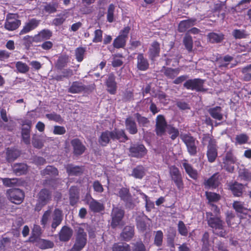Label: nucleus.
I'll return each instance as SVG.
<instances>
[{
	"instance_id": "obj_38",
	"label": "nucleus",
	"mask_w": 251,
	"mask_h": 251,
	"mask_svg": "<svg viewBox=\"0 0 251 251\" xmlns=\"http://www.w3.org/2000/svg\"><path fill=\"white\" fill-rule=\"evenodd\" d=\"M52 33L50 31L47 29H44L35 35V40L37 41L49 39L51 36Z\"/></svg>"
},
{
	"instance_id": "obj_46",
	"label": "nucleus",
	"mask_w": 251,
	"mask_h": 251,
	"mask_svg": "<svg viewBox=\"0 0 251 251\" xmlns=\"http://www.w3.org/2000/svg\"><path fill=\"white\" fill-rule=\"evenodd\" d=\"M208 37L209 41L212 43H218L223 39V34H218L215 33H210Z\"/></svg>"
},
{
	"instance_id": "obj_1",
	"label": "nucleus",
	"mask_w": 251,
	"mask_h": 251,
	"mask_svg": "<svg viewBox=\"0 0 251 251\" xmlns=\"http://www.w3.org/2000/svg\"><path fill=\"white\" fill-rule=\"evenodd\" d=\"M89 226L87 224L79 225L76 229L75 242L70 251H80L87 243L86 232L89 231Z\"/></svg>"
},
{
	"instance_id": "obj_20",
	"label": "nucleus",
	"mask_w": 251,
	"mask_h": 251,
	"mask_svg": "<svg viewBox=\"0 0 251 251\" xmlns=\"http://www.w3.org/2000/svg\"><path fill=\"white\" fill-rule=\"evenodd\" d=\"M71 144L74 148V153L75 154H81L85 150L84 146L78 139H75L73 140Z\"/></svg>"
},
{
	"instance_id": "obj_35",
	"label": "nucleus",
	"mask_w": 251,
	"mask_h": 251,
	"mask_svg": "<svg viewBox=\"0 0 251 251\" xmlns=\"http://www.w3.org/2000/svg\"><path fill=\"white\" fill-rule=\"evenodd\" d=\"M183 167L185 170L187 174L192 178L196 179L197 177V171L194 169L192 167L186 162L182 164Z\"/></svg>"
},
{
	"instance_id": "obj_7",
	"label": "nucleus",
	"mask_w": 251,
	"mask_h": 251,
	"mask_svg": "<svg viewBox=\"0 0 251 251\" xmlns=\"http://www.w3.org/2000/svg\"><path fill=\"white\" fill-rule=\"evenodd\" d=\"M181 139L185 144L187 151L191 155H195L197 152L198 141L188 134L182 135Z\"/></svg>"
},
{
	"instance_id": "obj_44",
	"label": "nucleus",
	"mask_w": 251,
	"mask_h": 251,
	"mask_svg": "<svg viewBox=\"0 0 251 251\" xmlns=\"http://www.w3.org/2000/svg\"><path fill=\"white\" fill-rule=\"evenodd\" d=\"M145 175V170L142 166H138L134 169L132 175L137 178H141Z\"/></svg>"
},
{
	"instance_id": "obj_4",
	"label": "nucleus",
	"mask_w": 251,
	"mask_h": 251,
	"mask_svg": "<svg viewBox=\"0 0 251 251\" xmlns=\"http://www.w3.org/2000/svg\"><path fill=\"white\" fill-rule=\"evenodd\" d=\"M202 143L204 145L208 144L206 152L208 160L211 163L214 162L218 156L217 146L215 140L209 135H204L202 138Z\"/></svg>"
},
{
	"instance_id": "obj_9",
	"label": "nucleus",
	"mask_w": 251,
	"mask_h": 251,
	"mask_svg": "<svg viewBox=\"0 0 251 251\" xmlns=\"http://www.w3.org/2000/svg\"><path fill=\"white\" fill-rule=\"evenodd\" d=\"M7 194L10 201L14 203H21L24 198V194L22 191L18 189H9Z\"/></svg>"
},
{
	"instance_id": "obj_26",
	"label": "nucleus",
	"mask_w": 251,
	"mask_h": 251,
	"mask_svg": "<svg viewBox=\"0 0 251 251\" xmlns=\"http://www.w3.org/2000/svg\"><path fill=\"white\" fill-rule=\"evenodd\" d=\"M219 183V180L217 174L213 175L204 182L205 186L209 188H215Z\"/></svg>"
},
{
	"instance_id": "obj_43",
	"label": "nucleus",
	"mask_w": 251,
	"mask_h": 251,
	"mask_svg": "<svg viewBox=\"0 0 251 251\" xmlns=\"http://www.w3.org/2000/svg\"><path fill=\"white\" fill-rule=\"evenodd\" d=\"M112 251H130V248L126 243L115 244L113 247Z\"/></svg>"
},
{
	"instance_id": "obj_11",
	"label": "nucleus",
	"mask_w": 251,
	"mask_h": 251,
	"mask_svg": "<svg viewBox=\"0 0 251 251\" xmlns=\"http://www.w3.org/2000/svg\"><path fill=\"white\" fill-rule=\"evenodd\" d=\"M203 81L200 79H194L187 80L184 86L187 89L196 90L198 91L204 90L203 88Z\"/></svg>"
},
{
	"instance_id": "obj_10",
	"label": "nucleus",
	"mask_w": 251,
	"mask_h": 251,
	"mask_svg": "<svg viewBox=\"0 0 251 251\" xmlns=\"http://www.w3.org/2000/svg\"><path fill=\"white\" fill-rule=\"evenodd\" d=\"M170 175L172 179L174 181L179 189L183 188V182L181 174L177 168L172 166L169 168Z\"/></svg>"
},
{
	"instance_id": "obj_22",
	"label": "nucleus",
	"mask_w": 251,
	"mask_h": 251,
	"mask_svg": "<svg viewBox=\"0 0 251 251\" xmlns=\"http://www.w3.org/2000/svg\"><path fill=\"white\" fill-rule=\"evenodd\" d=\"M134 235V228L131 226H127L124 228L121 236L126 241L130 240Z\"/></svg>"
},
{
	"instance_id": "obj_28",
	"label": "nucleus",
	"mask_w": 251,
	"mask_h": 251,
	"mask_svg": "<svg viewBox=\"0 0 251 251\" xmlns=\"http://www.w3.org/2000/svg\"><path fill=\"white\" fill-rule=\"evenodd\" d=\"M195 20L189 19L181 21L178 25V30L180 32H184L191 26L195 25Z\"/></svg>"
},
{
	"instance_id": "obj_53",
	"label": "nucleus",
	"mask_w": 251,
	"mask_h": 251,
	"mask_svg": "<svg viewBox=\"0 0 251 251\" xmlns=\"http://www.w3.org/2000/svg\"><path fill=\"white\" fill-rule=\"evenodd\" d=\"M114 9L115 6H114V5L110 4L108 7L107 14V19L109 23H112L114 20Z\"/></svg>"
},
{
	"instance_id": "obj_55",
	"label": "nucleus",
	"mask_w": 251,
	"mask_h": 251,
	"mask_svg": "<svg viewBox=\"0 0 251 251\" xmlns=\"http://www.w3.org/2000/svg\"><path fill=\"white\" fill-rule=\"evenodd\" d=\"M178 230L179 233L183 236H186L188 233V229L182 221H179L178 223Z\"/></svg>"
},
{
	"instance_id": "obj_50",
	"label": "nucleus",
	"mask_w": 251,
	"mask_h": 251,
	"mask_svg": "<svg viewBox=\"0 0 251 251\" xmlns=\"http://www.w3.org/2000/svg\"><path fill=\"white\" fill-rule=\"evenodd\" d=\"M43 174L44 175L56 176L58 175V170L52 166H49L43 171Z\"/></svg>"
},
{
	"instance_id": "obj_64",
	"label": "nucleus",
	"mask_w": 251,
	"mask_h": 251,
	"mask_svg": "<svg viewBox=\"0 0 251 251\" xmlns=\"http://www.w3.org/2000/svg\"><path fill=\"white\" fill-rule=\"evenodd\" d=\"M133 251H146V248L141 242H138L135 244Z\"/></svg>"
},
{
	"instance_id": "obj_62",
	"label": "nucleus",
	"mask_w": 251,
	"mask_h": 251,
	"mask_svg": "<svg viewBox=\"0 0 251 251\" xmlns=\"http://www.w3.org/2000/svg\"><path fill=\"white\" fill-rule=\"evenodd\" d=\"M66 132L65 128L64 126H55L53 127V133L55 135H63Z\"/></svg>"
},
{
	"instance_id": "obj_5",
	"label": "nucleus",
	"mask_w": 251,
	"mask_h": 251,
	"mask_svg": "<svg viewBox=\"0 0 251 251\" xmlns=\"http://www.w3.org/2000/svg\"><path fill=\"white\" fill-rule=\"evenodd\" d=\"M110 139L119 140L120 142H125L127 137L123 130H115L112 132L106 131L102 133L99 142L102 146L108 144Z\"/></svg>"
},
{
	"instance_id": "obj_17",
	"label": "nucleus",
	"mask_w": 251,
	"mask_h": 251,
	"mask_svg": "<svg viewBox=\"0 0 251 251\" xmlns=\"http://www.w3.org/2000/svg\"><path fill=\"white\" fill-rule=\"evenodd\" d=\"M106 86L107 91L112 95L116 93L117 90V83L115 81V77L113 74H109L106 81Z\"/></svg>"
},
{
	"instance_id": "obj_13",
	"label": "nucleus",
	"mask_w": 251,
	"mask_h": 251,
	"mask_svg": "<svg viewBox=\"0 0 251 251\" xmlns=\"http://www.w3.org/2000/svg\"><path fill=\"white\" fill-rule=\"evenodd\" d=\"M20 21L16 18V15L9 14L7 15L5 27L9 30L16 29L20 25Z\"/></svg>"
},
{
	"instance_id": "obj_34",
	"label": "nucleus",
	"mask_w": 251,
	"mask_h": 251,
	"mask_svg": "<svg viewBox=\"0 0 251 251\" xmlns=\"http://www.w3.org/2000/svg\"><path fill=\"white\" fill-rule=\"evenodd\" d=\"M126 126L127 130L131 134H135L137 132V129L136 124L131 118L129 117L126 119Z\"/></svg>"
},
{
	"instance_id": "obj_36",
	"label": "nucleus",
	"mask_w": 251,
	"mask_h": 251,
	"mask_svg": "<svg viewBox=\"0 0 251 251\" xmlns=\"http://www.w3.org/2000/svg\"><path fill=\"white\" fill-rule=\"evenodd\" d=\"M233 60V57L229 55H226L223 58L217 60L216 64L220 67H228L229 63Z\"/></svg>"
},
{
	"instance_id": "obj_19",
	"label": "nucleus",
	"mask_w": 251,
	"mask_h": 251,
	"mask_svg": "<svg viewBox=\"0 0 251 251\" xmlns=\"http://www.w3.org/2000/svg\"><path fill=\"white\" fill-rule=\"evenodd\" d=\"M120 197L124 201H126V205L129 208L133 207L134 204L130 200V197L129 195L128 190L125 188H122L119 192Z\"/></svg>"
},
{
	"instance_id": "obj_40",
	"label": "nucleus",
	"mask_w": 251,
	"mask_h": 251,
	"mask_svg": "<svg viewBox=\"0 0 251 251\" xmlns=\"http://www.w3.org/2000/svg\"><path fill=\"white\" fill-rule=\"evenodd\" d=\"M233 206L235 211L238 213L246 214L248 209L246 207L244 203L240 201H235Z\"/></svg>"
},
{
	"instance_id": "obj_41",
	"label": "nucleus",
	"mask_w": 251,
	"mask_h": 251,
	"mask_svg": "<svg viewBox=\"0 0 251 251\" xmlns=\"http://www.w3.org/2000/svg\"><path fill=\"white\" fill-rule=\"evenodd\" d=\"M239 178L241 180L250 181L251 180V173L247 169H240L239 173Z\"/></svg>"
},
{
	"instance_id": "obj_52",
	"label": "nucleus",
	"mask_w": 251,
	"mask_h": 251,
	"mask_svg": "<svg viewBox=\"0 0 251 251\" xmlns=\"http://www.w3.org/2000/svg\"><path fill=\"white\" fill-rule=\"evenodd\" d=\"M183 42L186 48L189 51H191L193 47V41L192 37L186 34L183 39Z\"/></svg>"
},
{
	"instance_id": "obj_49",
	"label": "nucleus",
	"mask_w": 251,
	"mask_h": 251,
	"mask_svg": "<svg viewBox=\"0 0 251 251\" xmlns=\"http://www.w3.org/2000/svg\"><path fill=\"white\" fill-rule=\"evenodd\" d=\"M41 233V228L38 225H34L32 229V236L30 237L31 242L35 241Z\"/></svg>"
},
{
	"instance_id": "obj_51",
	"label": "nucleus",
	"mask_w": 251,
	"mask_h": 251,
	"mask_svg": "<svg viewBox=\"0 0 251 251\" xmlns=\"http://www.w3.org/2000/svg\"><path fill=\"white\" fill-rule=\"evenodd\" d=\"M46 116L49 120L54 121L58 123H62L63 122V119L61 116L55 113L47 114Z\"/></svg>"
},
{
	"instance_id": "obj_33",
	"label": "nucleus",
	"mask_w": 251,
	"mask_h": 251,
	"mask_svg": "<svg viewBox=\"0 0 251 251\" xmlns=\"http://www.w3.org/2000/svg\"><path fill=\"white\" fill-rule=\"evenodd\" d=\"M14 172L17 175H21L25 173L27 171V165L23 163L15 164L13 167Z\"/></svg>"
},
{
	"instance_id": "obj_42",
	"label": "nucleus",
	"mask_w": 251,
	"mask_h": 251,
	"mask_svg": "<svg viewBox=\"0 0 251 251\" xmlns=\"http://www.w3.org/2000/svg\"><path fill=\"white\" fill-rule=\"evenodd\" d=\"M179 73L178 69L166 68L164 71L165 75L170 78H174L177 76Z\"/></svg>"
},
{
	"instance_id": "obj_2",
	"label": "nucleus",
	"mask_w": 251,
	"mask_h": 251,
	"mask_svg": "<svg viewBox=\"0 0 251 251\" xmlns=\"http://www.w3.org/2000/svg\"><path fill=\"white\" fill-rule=\"evenodd\" d=\"M62 212L60 209H55L52 214L51 209L50 208L44 213L41 220V224L45 227L52 220L51 227L55 229L61 224L62 221Z\"/></svg>"
},
{
	"instance_id": "obj_58",
	"label": "nucleus",
	"mask_w": 251,
	"mask_h": 251,
	"mask_svg": "<svg viewBox=\"0 0 251 251\" xmlns=\"http://www.w3.org/2000/svg\"><path fill=\"white\" fill-rule=\"evenodd\" d=\"M249 139L248 136L245 134H241L236 136L235 140L239 144L246 143Z\"/></svg>"
},
{
	"instance_id": "obj_39",
	"label": "nucleus",
	"mask_w": 251,
	"mask_h": 251,
	"mask_svg": "<svg viewBox=\"0 0 251 251\" xmlns=\"http://www.w3.org/2000/svg\"><path fill=\"white\" fill-rule=\"evenodd\" d=\"M70 204L72 205H75L78 200V190L75 187H72L70 188Z\"/></svg>"
},
{
	"instance_id": "obj_27",
	"label": "nucleus",
	"mask_w": 251,
	"mask_h": 251,
	"mask_svg": "<svg viewBox=\"0 0 251 251\" xmlns=\"http://www.w3.org/2000/svg\"><path fill=\"white\" fill-rule=\"evenodd\" d=\"M159 51V44L156 42H154L149 49V56L151 59H153L154 57L158 56Z\"/></svg>"
},
{
	"instance_id": "obj_47",
	"label": "nucleus",
	"mask_w": 251,
	"mask_h": 251,
	"mask_svg": "<svg viewBox=\"0 0 251 251\" xmlns=\"http://www.w3.org/2000/svg\"><path fill=\"white\" fill-rule=\"evenodd\" d=\"M163 233L162 231L158 230L155 232L154 236V244L157 246H161L163 242Z\"/></svg>"
},
{
	"instance_id": "obj_12",
	"label": "nucleus",
	"mask_w": 251,
	"mask_h": 251,
	"mask_svg": "<svg viewBox=\"0 0 251 251\" xmlns=\"http://www.w3.org/2000/svg\"><path fill=\"white\" fill-rule=\"evenodd\" d=\"M167 126L164 117L161 115H158L156 118V132L157 135L162 136L167 131Z\"/></svg>"
},
{
	"instance_id": "obj_37",
	"label": "nucleus",
	"mask_w": 251,
	"mask_h": 251,
	"mask_svg": "<svg viewBox=\"0 0 251 251\" xmlns=\"http://www.w3.org/2000/svg\"><path fill=\"white\" fill-rule=\"evenodd\" d=\"M85 87L81 82H75L69 88V92L72 93H77L83 91Z\"/></svg>"
},
{
	"instance_id": "obj_14",
	"label": "nucleus",
	"mask_w": 251,
	"mask_h": 251,
	"mask_svg": "<svg viewBox=\"0 0 251 251\" xmlns=\"http://www.w3.org/2000/svg\"><path fill=\"white\" fill-rule=\"evenodd\" d=\"M124 216V211L118 207H114L112 212L111 226L115 227L120 224Z\"/></svg>"
},
{
	"instance_id": "obj_21",
	"label": "nucleus",
	"mask_w": 251,
	"mask_h": 251,
	"mask_svg": "<svg viewBox=\"0 0 251 251\" xmlns=\"http://www.w3.org/2000/svg\"><path fill=\"white\" fill-rule=\"evenodd\" d=\"M73 230L71 228L64 226L59 233V239L62 241H67L71 238Z\"/></svg>"
},
{
	"instance_id": "obj_63",
	"label": "nucleus",
	"mask_w": 251,
	"mask_h": 251,
	"mask_svg": "<svg viewBox=\"0 0 251 251\" xmlns=\"http://www.w3.org/2000/svg\"><path fill=\"white\" fill-rule=\"evenodd\" d=\"M57 7L56 4L49 3L45 6L44 9L49 13H53L56 11Z\"/></svg>"
},
{
	"instance_id": "obj_8",
	"label": "nucleus",
	"mask_w": 251,
	"mask_h": 251,
	"mask_svg": "<svg viewBox=\"0 0 251 251\" xmlns=\"http://www.w3.org/2000/svg\"><path fill=\"white\" fill-rule=\"evenodd\" d=\"M130 29L129 26H126L120 31L119 35L114 40L113 44L115 48H121L125 47Z\"/></svg>"
},
{
	"instance_id": "obj_16",
	"label": "nucleus",
	"mask_w": 251,
	"mask_h": 251,
	"mask_svg": "<svg viewBox=\"0 0 251 251\" xmlns=\"http://www.w3.org/2000/svg\"><path fill=\"white\" fill-rule=\"evenodd\" d=\"M235 158L231 152H227L224 159V168L228 172H232L234 170L233 164L235 162Z\"/></svg>"
},
{
	"instance_id": "obj_23",
	"label": "nucleus",
	"mask_w": 251,
	"mask_h": 251,
	"mask_svg": "<svg viewBox=\"0 0 251 251\" xmlns=\"http://www.w3.org/2000/svg\"><path fill=\"white\" fill-rule=\"evenodd\" d=\"M208 112L213 118L217 120L223 119V115L222 113L221 108L220 106L211 108L209 109Z\"/></svg>"
},
{
	"instance_id": "obj_32",
	"label": "nucleus",
	"mask_w": 251,
	"mask_h": 251,
	"mask_svg": "<svg viewBox=\"0 0 251 251\" xmlns=\"http://www.w3.org/2000/svg\"><path fill=\"white\" fill-rule=\"evenodd\" d=\"M67 172L69 176L79 175L82 172V169L78 166L68 165L66 167Z\"/></svg>"
},
{
	"instance_id": "obj_45",
	"label": "nucleus",
	"mask_w": 251,
	"mask_h": 251,
	"mask_svg": "<svg viewBox=\"0 0 251 251\" xmlns=\"http://www.w3.org/2000/svg\"><path fill=\"white\" fill-rule=\"evenodd\" d=\"M148 221V220H147L144 218H142L141 219L138 220L137 222V227L139 230L141 232L145 231L148 226V223L146 221Z\"/></svg>"
},
{
	"instance_id": "obj_3",
	"label": "nucleus",
	"mask_w": 251,
	"mask_h": 251,
	"mask_svg": "<svg viewBox=\"0 0 251 251\" xmlns=\"http://www.w3.org/2000/svg\"><path fill=\"white\" fill-rule=\"evenodd\" d=\"M207 223L213 231V232L220 236L224 237L226 235V231L224 228L223 222L216 216L214 217L210 212L206 213Z\"/></svg>"
},
{
	"instance_id": "obj_18",
	"label": "nucleus",
	"mask_w": 251,
	"mask_h": 251,
	"mask_svg": "<svg viewBox=\"0 0 251 251\" xmlns=\"http://www.w3.org/2000/svg\"><path fill=\"white\" fill-rule=\"evenodd\" d=\"M40 21L35 19L30 20L26 23L23 29L21 31L20 34H25L35 29L39 25Z\"/></svg>"
},
{
	"instance_id": "obj_60",
	"label": "nucleus",
	"mask_w": 251,
	"mask_h": 251,
	"mask_svg": "<svg viewBox=\"0 0 251 251\" xmlns=\"http://www.w3.org/2000/svg\"><path fill=\"white\" fill-rule=\"evenodd\" d=\"M102 31L100 29H97L94 32V37L93 42L94 43L100 42L102 41Z\"/></svg>"
},
{
	"instance_id": "obj_48",
	"label": "nucleus",
	"mask_w": 251,
	"mask_h": 251,
	"mask_svg": "<svg viewBox=\"0 0 251 251\" xmlns=\"http://www.w3.org/2000/svg\"><path fill=\"white\" fill-rule=\"evenodd\" d=\"M17 70L21 73L25 74L29 71L28 66L24 63L18 61L16 64Z\"/></svg>"
},
{
	"instance_id": "obj_56",
	"label": "nucleus",
	"mask_w": 251,
	"mask_h": 251,
	"mask_svg": "<svg viewBox=\"0 0 251 251\" xmlns=\"http://www.w3.org/2000/svg\"><path fill=\"white\" fill-rule=\"evenodd\" d=\"M22 135L24 142L26 144L30 143V129H22Z\"/></svg>"
},
{
	"instance_id": "obj_54",
	"label": "nucleus",
	"mask_w": 251,
	"mask_h": 251,
	"mask_svg": "<svg viewBox=\"0 0 251 251\" xmlns=\"http://www.w3.org/2000/svg\"><path fill=\"white\" fill-rule=\"evenodd\" d=\"M3 184L6 187H12L16 185L18 180L16 178H1Z\"/></svg>"
},
{
	"instance_id": "obj_25",
	"label": "nucleus",
	"mask_w": 251,
	"mask_h": 251,
	"mask_svg": "<svg viewBox=\"0 0 251 251\" xmlns=\"http://www.w3.org/2000/svg\"><path fill=\"white\" fill-rule=\"evenodd\" d=\"M137 67L142 71L146 70L149 67L147 60L144 58L143 54L140 53L137 56Z\"/></svg>"
},
{
	"instance_id": "obj_59",
	"label": "nucleus",
	"mask_w": 251,
	"mask_h": 251,
	"mask_svg": "<svg viewBox=\"0 0 251 251\" xmlns=\"http://www.w3.org/2000/svg\"><path fill=\"white\" fill-rule=\"evenodd\" d=\"M206 196L209 201H217L220 199V196L212 192H206Z\"/></svg>"
},
{
	"instance_id": "obj_61",
	"label": "nucleus",
	"mask_w": 251,
	"mask_h": 251,
	"mask_svg": "<svg viewBox=\"0 0 251 251\" xmlns=\"http://www.w3.org/2000/svg\"><path fill=\"white\" fill-rule=\"evenodd\" d=\"M85 50L82 48H78L75 50V55L78 61L81 62L83 59Z\"/></svg>"
},
{
	"instance_id": "obj_31",
	"label": "nucleus",
	"mask_w": 251,
	"mask_h": 251,
	"mask_svg": "<svg viewBox=\"0 0 251 251\" xmlns=\"http://www.w3.org/2000/svg\"><path fill=\"white\" fill-rule=\"evenodd\" d=\"M134 190H136V192L134 193V195L139 194L143 196V198L146 201V207L148 211H151L154 208V202L150 201L147 195L141 192L139 189H135Z\"/></svg>"
},
{
	"instance_id": "obj_24",
	"label": "nucleus",
	"mask_w": 251,
	"mask_h": 251,
	"mask_svg": "<svg viewBox=\"0 0 251 251\" xmlns=\"http://www.w3.org/2000/svg\"><path fill=\"white\" fill-rule=\"evenodd\" d=\"M90 209L94 212H100L103 210L104 207L102 204L95 200L92 198L88 201Z\"/></svg>"
},
{
	"instance_id": "obj_29",
	"label": "nucleus",
	"mask_w": 251,
	"mask_h": 251,
	"mask_svg": "<svg viewBox=\"0 0 251 251\" xmlns=\"http://www.w3.org/2000/svg\"><path fill=\"white\" fill-rule=\"evenodd\" d=\"M244 186L237 182L230 185V189L235 196H240L243 192Z\"/></svg>"
},
{
	"instance_id": "obj_30",
	"label": "nucleus",
	"mask_w": 251,
	"mask_h": 251,
	"mask_svg": "<svg viewBox=\"0 0 251 251\" xmlns=\"http://www.w3.org/2000/svg\"><path fill=\"white\" fill-rule=\"evenodd\" d=\"M69 16V13L68 11L65 10L63 12V13L58 15L57 17L53 20V24L55 25H61Z\"/></svg>"
},
{
	"instance_id": "obj_15",
	"label": "nucleus",
	"mask_w": 251,
	"mask_h": 251,
	"mask_svg": "<svg viewBox=\"0 0 251 251\" xmlns=\"http://www.w3.org/2000/svg\"><path fill=\"white\" fill-rule=\"evenodd\" d=\"M130 155L133 157H141L144 156L147 151L142 145H133L129 149Z\"/></svg>"
},
{
	"instance_id": "obj_57",
	"label": "nucleus",
	"mask_w": 251,
	"mask_h": 251,
	"mask_svg": "<svg viewBox=\"0 0 251 251\" xmlns=\"http://www.w3.org/2000/svg\"><path fill=\"white\" fill-rule=\"evenodd\" d=\"M170 135H171V138L174 140L178 135L179 132L178 130L169 126L168 127H167V131H166Z\"/></svg>"
},
{
	"instance_id": "obj_6",
	"label": "nucleus",
	"mask_w": 251,
	"mask_h": 251,
	"mask_svg": "<svg viewBox=\"0 0 251 251\" xmlns=\"http://www.w3.org/2000/svg\"><path fill=\"white\" fill-rule=\"evenodd\" d=\"M51 195L50 192L46 189H42L38 194V202L35 206V210L40 211L42 208L50 201Z\"/></svg>"
}]
</instances>
